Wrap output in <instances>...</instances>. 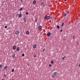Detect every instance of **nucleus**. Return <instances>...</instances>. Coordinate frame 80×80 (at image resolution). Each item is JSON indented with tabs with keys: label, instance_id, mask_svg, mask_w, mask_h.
<instances>
[{
	"label": "nucleus",
	"instance_id": "nucleus-1",
	"mask_svg": "<svg viewBox=\"0 0 80 80\" xmlns=\"http://www.w3.org/2000/svg\"><path fill=\"white\" fill-rule=\"evenodd\" d=\"M57 72H54L52 76V78H54V77H55L56 75H57Z\"/></svg>",
	"mask_w": 80,
	"mask_h": 80
},
{
	"label": "nucleus",
	"instance_id": "nucleus-2",
	"mask_svg": "<svg viewBox=\"0 0 80 80\" xmlns=\"http://www.w3.org/2000/svg\"><path fill=\"white\" fill-rule=\"evenodd\" d=\"M19 33H20V31L19 30L15 32L16 35H19Z\"/></svg>",
	"mask_w": 80,
	"mask_h": 80
},
{
	"label": "nucleus",
	"instance_id": "nucleus-3",
	"mask_svg": "<svg viewBox=\"0 0 80 80\" xmlns=\"http://www.w3.org/2000/svg\"><path fill=\"white\" fill-rule=\"evenodd\" d=\"M48 37H50V35H51V33L50 32H48L47 34Z\"/></svg>",
	"mask_w": 80,
	"mask_h": 80
},
{
	"label": "nucleus",
	"instance_id": "nucleus-4",
	"mask_svg": "<svg viewBox=\"0 0 80 80\" xmlns=\"http://www.w3.org/2000/svg\"><path fill=\"white\" fill-rule=\"evenodd\" d=\"M42 28V26H39L38 28V30H41Z\"/></svg>",
	"mask_w": 80,
	"mask_h": 80
},
{
	"label": "nucleus",
	"instance_id": "nucleus-5",
	"mask_svg": "<svg viewBox=\"0 0 80 80\" xmlns=\"http://www.w3.org/2000/svg\"><path fill=\"white\" fill-rule=\"evenodd\" d=\"M18 15H19L18 17V18H20L22 17V14H21V13H20L19 14H18Z\"/></svg>",
	"mask_w": 80,
	"mask_h": 80
},
{
	"label": "nucleus",
	"instance_id": "nucleus-6",
	"mask_svg": "<svg viewBox=\"0 0 80 80\" xmlns=\"http://www.w3.org/2000/svg\"><path fill=\"white\" fill-rule=\"evenodd\" d=\"M47 18H48V19H50V16H47Z\"/></svg>",
	"mask_w": 80,
	"mask_h": 80
},
{
	"label": "nucleus",
	"instance_id": "nucleus-7",
	"mask_svg": "<svg viewBox=\"0 0 80 80\" xmlns=\"http://www.w3.org/2000/svg\"><path fill=\"white\" fill-rule=\"evenodd\" d=\"M35 3H36V1L34 0L33 1V5H35Z\"/></svg>",
	"mask_w": 80,
	"mask_h": 80
},
{
	"label": "nucleus",
	"instance_id": "nucleus-8",
	"mask_svg": "<svg viewBox=\"0 0 80 80\" xmlns=\"http://www.w3.org/2000/svg\"><path fill=\"white\" fill-rule=\"evenodd\" d=\"M13 50H15V49H16V46H13Z\"/></svg>",
	"mask_w": 80,
	"mask_h": 80
},
{
	"label": "nucleus",
	"instance_id": "nucleus-9",
	"mask_svg": "<svg viewBox=\"0 0 80 80\" xmlns=\"http://www.w3.org/2000/svg\"><path fill=\"white\" fill-rule=\"evenodd\" d=\"M7 66H5L4 67V69H7Z\"/></svg>",
	"mask_w": 80,
	"mask_h": 80
},
{
	"label": "nucleus",
	"instance_id": "nucleus-10",
	"mask_svg": "<svg viewBox=\"0 0 80 80\" xmlns=\"http://www.w3.org/2000/svg\"><path fill=\"white\" fill-rule=\"evenodd\" d=\"M36 46H37L36 45L34 44V45H33V48H36Z\"/></svg>",
	"mask_w": 80,
	"mask_h": 80
},
{
	"label": "nucleus",
	"instance_id": "nucleus-11",
	"mask_svg": "<svg viewBox=\"0 0 80 80\" xmlns=\"http://www.w3.org/2000/svg\"><path fill=\"white\" fill-rule=\"evenodd\" d=\"M29 31H27L26 32V34L27 35H28V34H29Z\"/></svg>",
	"mask_w": 80,
	"mask_h": 80
},
{
	"label": "nucleus",
	"instance_id": "nucleus-12",
	"mask_svg": "<svg viewBox=\"0 0 80 80\" xmlns=\"http://www.w3.org/2000/svg\"><path fill=\"white\" fill-rule=\"evenodd\" d=\"M47 15H46L44 16V19H47Z\"/></svg>",
	"mask_w": 80,
	"mask_h": 80
},
{
	"label": "nucleus",
	"instance_id": "nucleus-13",
	"mask_svg": "<svg viewBox=\"0 0 80 80\" xmlns=\"http://www.w3.org/2000/svg\"><path fill=\"white\" fill-rule=\"evenodd\" d=\"M17 51H20V48H17Z\"/></svg>",
	"mask_w": 80,
	"mask_h": 80
},
{
	"label": "nucleus",
	"instance_id": "nucleus-14",
	"mask_svg": "<svg viewBox=\"0 0 80 80\" xmlns=\"http://www.w3.org/2000/svg\"><path fill=\"white\" fill-rule=\"evenodd\" d=\"M1 71L2 72H4V71H5V69H4V68L2 69Z\"/></svg>",
	"mask_w": 80,
	"mask_h": 80
},
{
	"label": "nucleus",
	"instance_id": "nucleus-15",
	"mask_svg": "<svg viewBox=\"0 0 80 80\" xmlns=\"http://www.w3.org/2000/svg\"><path fill=\"white\" fill-rule=\"evenodd\" d=\"M15 57V54H14L12 56V58H14Z\"/></svg>",
	"mask_w": 80,
	"mask_h": 80
},
{
	"label": "nucleus",
	"instance_id": "nucleus-16",
	"mask_svg": "<svg viewBox=\"0 0 80 80\" xmlns=\"http://www.w3.org/2000/svg\"><path fill=\"white\" fill-rule=\"evenodd\" d=\"M22 10H23V8H21L19 10H20V11H22Z\"/></svg>",
	"mask_w": 80,
	"mask_h": 80
},
{
	"label": "nucleus",
	"instance_id": "nucleus-17",
	"mask_svg": "<svg viewBox=\"0 0 80 80\" xmlns=\"http://www.w3.org/2000/svg\"><path fill=\"white\" fill-rule=\"evenodd\" d=\"M64 16H65V17H66V16L67 15V13H65L64 14Z\"/></svg>",
	"mask_w": 80,
	"mask_h": 80
},
{
	"label": "nucleus",
	"instance_id": "nucleus-18",
	"mask_svg": "<svg viewBox=\"0 0 80 80\" xmlns=\"http://www.w3.org/2000/svg\"><path fill=\"white\" fill-rule=\"evenodd\" d=\"M24 20L25 22H26V18H25L24 19Z\"/></svg>",
	"mask_w": 80,
	"mask_h": 80
},
{
	"label": "nucleus",
	"instance_id": "nucleus-19",
	"mask_svg": "<svg viewBox=\"0 0 80 80\" xmlns=\"http://www.w3.org/2000/svg\"><path fill=\"white\" fill-rule=\"evenodd\" d=\"M57 28H60V27L59 26H57Z\"/></svg>",
	"mask_w": 80,
	"mask_h": 80
},
{
	"label": "nucleus",
	"instance_id": "nucleus-20",
	"mask_svg": "<svg viewBox=\"0 0 80 80\" xmlns=\"http://www.w3.org/2000/svg\"><path fill=\"white\" fill-rule=\"evenodd\" d=\"M51 63H52V64H53V61H52L51 62Z\"/></svg>",
	"mask_w": 80,
	"mask_h": 80
},
{
	"label": "nucleus",
	"instance_id": "nucleus-21",
	"mask_svg": "<svg viewBox=\"0 0 80 80\" xmlns=\"http://www.w3.org/2000/svg\"><path fill=\"white\" fill-rule=\"evenodd\" d=\"M63 25H64V23H63L61 25L62 27V26H63Z\"/></svg>",
	"mask_w": 80,
	"mask_h": 80
},
{
	"label": "nucleus",
	"instance_id": "nucleus-22",
	"mask_svg": "<svg viewBox=\"0 0 80 80\" xmlns=\"http://www.w3.org/2000/svg\"><path fill=\"white\" fill-rule=\"evenodd\" d=\"M43 4H44V3L43 2H42L41 3V5H43Z\"/></svg>",
	"mask_w": 80,
	"mask_h": 80
},
{
	"label": "nucleus",
	"instance_id": "nucleus-23",
	"mask_svg": "<svg viewBox=\"0 0 80 80\" xmlns=\"http://www.w3.org/2000/svg\"><path fill=\"white\" fill-rule=\"evenodd\" d=\"M24 56H25V54H22V57H24Z\"/></svg>",
	"mask_w": 80,
	"mask_h": 80
},
{
	"label": "nucleus",
	"instance_id": "nucleus-24",
	"mask_svg": "<svg viewBox=\"0 0 80 80\" xmlns=\"http://www.w3.org/2000/svg\"><path fill=\"white\" fill-rule=\"evenodd\" d=\"M28 12H26V15H28Z\"/></svg>",
	"mask_w": 80,
	"mask_h": 80
},
{
	"label": "nucleus",
	"instance_id": "nucleus-25",
	"mask_svg": "<svg viewBox=\"0 0 80 80\" xmlns=\"http://www.w3.org/2000/svg\"><path fill=\"white\" fill-rule=\"evenodd\" d=\"M1 67H2V65L1 64L0 65V68H1Z\"/></svg>",
	"mask_w": 80,
	"mask_h": 80
},
{
	"label": "nucleus",
	"instance_id": "nucleus-26",
	"mask_svg": "<svg viewBox=\"0 0 80 80\" xmlns=\"http://www.w3.org/2000/svg\"><path fill=\"white\" fill-rule=\"evenodd\" d=\"M14 72V69H12V72Z\"/></svg>",
	"mask_w": 80,
	"mask_h": 80
},
{
	"label": "nucleus",
	"instance_id": "nucleus-27",
	"mask_svg": "<svg viewBox=\"0 0 80 80\" xmlns=\"http://www.w3.org/2000/svg\"><path fill=\"white\" fill-rule=\"evenodd\" d=\"M4 27L5 28H7V27L6 26H5Z\"/></svg>",
	"mask_w": 80,
	"mask_h": 80
},
{
	"label": "nucleus",
	"instance_id": "nucleus-28",
	"mask_svg": "<svg viewBox=\"0 0 80 80\" xmlns=\"http://www.w3.org/2000/svg\"><path fill=\"white\" fill-rule=\"evenodd\" d=\"M49 67H51L52 65H51V64H50L49 65Z\"/></svg>",
	"mask_w": 80,
	"mask_h": 80
},
{
	"label": "nucleus",
	"instance_id": "nucleus-29",
	"mask_svg": "<svg viewBox=\"0 0 80 80\" xmlns=\"http://www.w3.org/2000/svg\"><path fill=\"white\" fill-rule=\"evenodd\" d=\"M4 77H7V75H4Z\"/></svg>",
	"mask_w": 80,
	"mask_h": 80
},
{
	"label": "nucleus",
	"instance_id": "nucleus-30",
	"mask_svg": "<svg viewBox=\"0 0 80 80\" xmlns=\"http://www.w3.org/2000/svg\"><path fill=\"white\" fill-rule=\"evenodd\" d=\"M64 58H65V57H63L62 58V60H63Z\"/></svg>",
	"mask_w": 80,
	"mask_h": 80
},
{
	"label": "nucleus",
	"instance_id": "nucleus-31",
	"mask_svg": "<svg viewBox=\"0 0 80 80\" xmlns=\"http://www.w3.org/2000/svg\"><path fill=\"white\" fill-rule=\"evenodd\" d=\"M75 38V36L74 35H73V38Z\"/></svg>",
	"mask_w": 80,
	"mask_h": 80
},
{
	"label": "nucleus",
	"instance_id": "nucleus-32",
	"mask_svg": "<svg viewBox=\"0 0 80 80\" xmlns=\"http://www.w3.org/2000/svg\"><path fill=\"white\" fill-rule=\"evenodd\" d=\"M34 57H36V55H35L34 56Z\"/></svg>",
	"mask_w": 80,
	"mask_h": 80
},
{
	"label": "nucleus",
	"instance_id": "nucleus-33",
	"mask_svg": "<svg viewBox=\"0 0 80 80\" xmlns=\"http://www.w3.org/2000/svg\"><path fill=\"white\" fill-rule=\"evenodd\" d=\"M60 32H62V30H61Z\"/></svg>",
	"mask_w": 80,
	"mask_h": 80
},
{
	"label": "nucleus",
	"instance_id": "nucleus-34",
	"mask_svg": "<svg viewBox=\"0 0 80 80\" xmlns=\"http://www.w3.org/2000/svg\"><path fill=\"white\" fill-rule=\"evenodd\" d=\"M45 50V49H44L43 50V52H44V51Z\"/></svg>",
	"mask_w": 80,
	"mask_h": 80
},
{
	"label": "nucleus",
	"instance_id": "nucleus-35",
	"mask_svg": "<svg viewBox=\"0 0 80 80\" xmlns=\"http://www.w3.org/2000/svg\"><path fill=\"white\" fill-rule=\"evenodd\" d=\"M79 67H80V64H79Z\"/></svg>",
	"mask_w": 80,
	"mask_h": 80
},
{
	"label": "nucleus",
	"instance_id": "nucleus-36",
	"mask_svg": "<svg viewBox=\"0 0 80 80\" xmlns=\"http://www.w3.org/2000/svg\"><path fill=\"white\" fill-rule=\"evenodd\" d=\"M37 19H36V21H37Z\"/></svg>",
	"mask_w": 80,
	"mask_h": 80
},
{
	"label": "nucleus",
	"instance_id": "nucleus-37",
	"mask_svg": "<svg viewBox=\"0 0 80 80\" xmlns=\"http://www.w3.org/2000/svg\"><path fill=\"white\" fill-rule=\"evenodd\" d=\"M64 58H65V57H66V56H64Z\"/></svg>",
	"mask_w": 80,
	"mask_h": 80
},
{
	"label": "nucleus",
	"instance_id": "nucleus-38",
	"mask_svg": "<svg viewBox=\"0 0 80 80\" xmlns=\"http://www.w3.org/2000/svg\"><path fill=\"white\" fill-rule=\"evenodd\" d=\"M43 6L44 7H45V5H43Z\"/></svg>",
	"mask_w": 80,
	"mask_h": 80
},
{
	"label": "nucleus",
	"instance_id": "nucleus-39",
	"mask_svg": "<svg viewBox=\"0 0 80 80\" xmlns=\"http://www.w3.org/2000/svg\"><path fill=\"white\" fill-rule=\"evenodd\" d=\"M65 0V1H67V0Z\"/></svg>",
	"mask_w": 80,
	"mask_h": 80
},
{
	"label": "nucleus",
	"instance_id": "nucleus-40",
	"mask_svg": "<svg viewBox=\"0 0 80 80\" xmlns=\"http://www.w3.org/2000/svg\"><path fill=\"white\" fill-rule=\"evenodd\" d=\"M21 2H22V1H21Z\"/></svg>",
	"mask_w": 80,
	"mask_h": 80
},
{
	"label": "nucleus",
	"instance_id": "nucleus-41",
	"mask_svg": "<svg viewBox=\"0 0 80 80\" xmlns=\"http://www.w3.org/2000/svg\"><path fill=\"white\" fill-rule=\"evenodd\" d=\"M2 80H3V79H2Z\"/></svg>",
	"mask_w": 80,
	"mask_h": 80
},
{
	"label": "nucleus",
	"instance_id": "nucleus-42",
	"mask_svg": "<svg viewBox=\"0 0 80 80\" xmlns=\"http://www.w3.org/2000/svg\"><path fill=\"white\" fill-rule=\"evenodd\" d=\"M12 80H14V79H12Z\"/></svg>",
	"mask_w": 80,
	"mask_h": 80
},
{
	"label": "nucleus",
	"instance_id": "nucleus-43",
	"mask_svg": "<svg viewBox=\"0 0 80 80\" xmlns=\"http://www.w3.org/2000/svg\"><path fill=\"white\" fill-rule=\"evenodd\" d=\"M7 0V1L8 0Z\"/></svg>",
	"mask_w": 80,
	"mask_h": 80
}]
</instances>
